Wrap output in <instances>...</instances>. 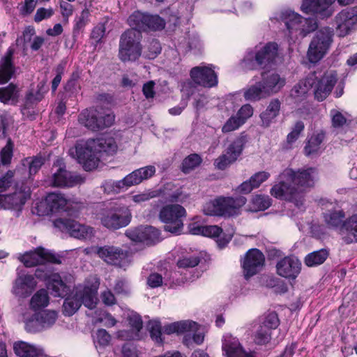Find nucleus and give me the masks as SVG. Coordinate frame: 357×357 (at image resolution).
<instances>
[{
	"label": "nucleus",
	"mask_w": 357,
	"mask_h": 357,
	"mask_svg": "<svg viewBox=\"0 0 357 357\" xmlns=\"http://www.w3.org/2000/svg\"><path fill=\"white\" fill-rule=\"evenodd\" d=\"M83 208L82 202H71L60 192H50L44 199L37 203L35 209L39 216L65 211L70 216L77 217Z\"/></svg>",
	"instance_id": "obj_1"
},
{
	"label": "nucleus",
	"mask_w": 357,
	"mask_h": 357,
	"mask_svg": "<svg viewBox=\"0 0 357 357\" xmlns=\"http://www.w3.org/2000/svg\"><path fill=\"white\" fill-rule=\"evenodd\" d=\"M97 219L105 228L116 231L128 226L132 220L129 207L120 200L109 202L97 213Z\"/></svg>",
	"instance_id": "obj_2"
},
{
	"label": "nucleus",
	"mask_w": 357,
	"mask_h": 357,
	"mask_svg": "<svg viewBox=\"0 0 357 357\" xmlns=\"http://www.w3.org/2000/svg\"><path fill=\"white\" fill-rule=\"evenodd\" d=\"M247 199L243 195L236 197L219 196L205 204L203 212L206 215L231 218L241 213V208Z\"/></svg>",
	"instance_id": "obj_3"
},
{
	"label": "nucleus",
	"mask_w": 357,
	"mask_h": 357,
	"mask_svg": "<svg viewBox=\"0 0 357 357\" xmlns=\"http://www.w3.org/2000/svg\"><path fill=\"white\" fill-rule=\"evenodd\" d=\"M278 55V44L275 42H268L255 52H247L241 62V66L245 70H266L275 64Z\"/></svg>",
	"instance_id": "obj_4"
},
{
	"label": "nucleus",
	"mask_w": 357,
	"mask_h": 357,
	"mask_svg": "<svg viewBox=\"0 0 357 357\" xmlns=\"http://www.w3.org/2000/svg\"><path fill=\"white\" fill-rule=\"evenodd\" d=\"M142 33L135 29H128L120 36L119 57L123 62L135 61L142 55Z\"/></svg>",
	"instance_id": "obj_5"
},
{
	"label": "nucleus",
	"mask_w": 357,
	"mask_h": 357,
	"mask_svg": "<svg viewBox=\"0 0 357 357\" xmlns=\"http://www.w3.org/2000/svg\"><path fill=\"white\" fill-rule=\"evenodd\" d=\"M186 216L185 208L178 204H167L159 212L164 231L176 236L183 233V218Z\"/></svg>",
	"instance_id": "obj_6"
},
{
	"label": "nucleus",
	"mask_w": 357,
	"mask_h": 357,
	"mask_svg": "<svg viewBox=\"0 0 357 357\" xmlns=\"http://www.w3.org/2000/svg\"><path fill=\"white\" fill-rule=\"evenodd\" d=\"M314 99L318 102L325 100L332 93L338 81V75L335 70H328L322 74L316 72L308 74Z\"/></svg>",
	"instance_id": "obj_7"
},
{
	"label": "nucleus",
	"mask_w": 357,
	"mask_h": 357,
	"mask_svg": "<svg viewBox=\"0 0 357 357\" xmlns=\"http://www.w3.org/2000/svg\"><path fill=\"white\" fill-rule=\"evenodd\" d=\"M97 255L109 265L126 270L133 261V252L130 248L113 245H105L98 247Z\"/></svg>",
	"instance_id": "obj_8"
},
{
	"label": "nucleus",
	"mask_w": 357,
	"mask_h": 357,
	"mask_svg": "<svg viewBox=\"0 0 357 357\" xmlns=\"http://www.w3.org/2000/svg\"><path fill=\"white\" fill-rule=\"evenodd\" d=\"M333 29L328 26L316 31L307 51L308 59L311 63L319 61L326 54L333 41Z\"/></svg>",
	"instance_id": "obj_9"
},
{
	"label": "nucleus",
	"mask_w": 357,
	"mask_h": 357,
	"mask_svg": "<svg viewBox=\"0 0 357 357\" xmlns=\"http://www.w3.org/2000/svg\"><path fill=\"white\" fill-rule=\"evenodd\" d=\"M79 120L89 129L98 131L112 126L115 116L102 107H91L80 114Z\"/></svg>",
	"instance_id": "obj_10"
},
{
	"label": "nucleus",
	"mask_w": 357,
	"mask_h": 357,
	"mask_svg": "<svg viewBox=\"0 0 357 357\" xmlns=\"http://www.w3.org/2000/svg\"><path fill=\"white\" fill-rule=\"evenodd\" d=\"M317 169L315 167L301 168L294 170L287 168L282 172V176L290 181L298 189V194L314 187Z\"/></svg>",
	"instance_id": "obj_11"
},
{
	"label": "nucleus",
	"mask_w": 357,
	"mask_h": 357,
	"mask_svg": "<svg viewBox=\"0 0 357 357\" xmlns=\"http://www.w3.org/2000/svg\"><path fill=\"white\" fill-rule=\"evenodd\" d=\"M248 142V135L241 132L228 146L225 152L214 160V166L219 170H225L235 162Z\"/></svg>",
	"instance_id": "obj_12"
},
{
	"label": "nucleus",
	"mask_w": 357,
	"mask_h": 357,
	"mask_svg": "<svg viewBox=\"0 0 357 357\" xmlns=\"http://www.w3.org/2000/svg\"><path fill=\"white\" fill-rule=\"evenodd\" d=\"M266 258L264 253L257 248L249 249L241 260L243 276L245 280L259 273L265 266Z\"/></svg>",
	"instance_id": "obj_13"
},
{
	"label": "nucleus",
	"mask_w": 357,
	"mask_h": 357,
	"mask_svg": "<svg viewBox=\"0 0 357 357\" xmlns=\"http://www.w3.org/2000/svg\"><path fill=\"white\" fill-rule=\"evenodd\" d=\"M164 332L167 335L192 333L193 341L197 344H201L204 340V328L197 323L190 320H183L167 324L165 326Z\"/></svg>",
	"instance_id": "obj_14"
},
{
	"label": "nucleus",
	"mask_w": 357,
	"mask_h": 357,
	"mask_svg": "<svg viewBox=\"0 0 357 357\" xmlns=\"http://www.w3.org/2000/svg\"><path fill=\"white\" fill-rule=\"evenodd\" d=\"M75 153L78 162L86 171L96 169L100 162V155H98L93 147L91 139L86 142L77 143Z\"/></svg>",
	"instance_id": "obj_15"
},
{
	"label": "nucleus",
	"mask_w": 357,
	"mask_h": 357,
	"mask_svg": "<svg viewBox=\"0 0 357 357\" xmlns=\"http://www.w3.org/2000/svg\"><path fill=\"white\" fill-rule=\"evenodd\" d=\"M125 235L133 242L143 243L147 245H155L160 241V230L149 225L130 228L125 231Z\"/></svg>",
	"instance_id": "obj_16"
},
{
	"label": "nucleus",
	"mask_w": 357,
	"mask_h": 357,
	"mask_svg": "<svg viewBox=\"0 0 357 357\" xmlns=\"http://www.w3.org/2000/svg\"><path fill=\"white\" fill-rule=\"evenodd\" d=\"M53 224L61 231L68 233L71 236L79 239L90 238L93 232L91 227L82 225L70 218H57Z\"/></svg>",
	"instance_id": "obj_17"
},
{
	"label": "nucleus",
	"mask_w": 357,
	"mask_h": 357,
	"mask_svg": "<svg viewBox=\"0 0 357 357\" xmlns=\"http://www.w3.org/2000/svg\"><path fill=\"white\" fill-rule=\"evenodd\" d=\"M57 314H23L25 330L36 333L52 326L57 319Z\"/></svg>",
	"instance_id": "obj_18"
},
{
	"label": "nucleus",
	"mask_w": 357,
	"mask_h": 357,
	"mask_svg": "<svg viewBox=\"0 0 357 357\" xmlns=\"http://www.w3.org/2000/svg\"><path fill=\"white\" fill-rule=\"evenodd\" d=\"M279 182L274 184L270 190V194L275 198L293 202L299 196L298 189L291 181H287L282 176V172L279 175Z\"/></svg>",
	"instance_id": "obj_19"
},
{
	"label": "nucleus",
	"mask_w": 357,
	"mask_h": 357,
	"mask_svg": "<svg viewBox=\"0 0 357 357\" xmlns=\"http://www.w3.org/2000/svg\"><path fill=\"white\" fill-rule=\"evenodd\" d=\"M302 264L294 255L284 257L275 265L276 273L285 279L295 280L301 271Z\"/></svg>",
	"instance_id": "obj_20"
},
{
	"label": "nucleus",
	"mask_w": 357,
	"mask_h": 357,
	"mask_svg": "<svg viewBox=\"0 0 357 357\" xmlns=\"http://www.w3.org/2000/svg\"><path fill=\"white\" fill-rule=\"evenodd\" d=\"M36 285L37 282L33 275H19L13 281L11 292L15 297L24 299L32 294Z\"/></svg>",
	"instance_id": "obj_21"
},
{
	"label": "nucleus",
	"mask_w": 357,
	"mask_h": 357,
	"mask_svg": "<svg viewBox=\"0 0 357 357\" xmlns=\"http://www.w3.org/2000/svg\"><path fill=\"white\" fill-rule=\"evenodd\" d=\"M31 195L29 186L22 185L13 193L4 195L3 198V208L21 211L26 201L30 199Z\"/></svg>",
	"instance_id": "obj_22"
},
{
	"label": "nucleus",
	"mask_w": 357,
	"mask_h": 357,
	"mask_svg": "<svg viewBox=\"0 0 357 357\" xmlns=\"http://www.w3.org/2000/svg\"><path fill=\"white\" fill-rule=\"evenodd\" d=\"M190 75L197 85L211 88L218 84V76L210 67L196 66L190 70Z\"/></svg>",
	"instance_id": "obj_23"
},
{
	"label": "nucleus",
	"mask_w": 357,
	"mask_h": 357,
	"mask_svg": "<svg viewBox=\"0 0 357 357\" xmlns=\"http://www.w3.org/2000/svg\"><path fill=\"white\" fill-rule=\"evenodd\" d=\"M335 24L340 37L347 35L357 24V7L342 10L335 17Z\"/></svg>",
	"instance_id": "obj_24"
},
{
	"label": "nucleus",
	"mask_w": 357,
	"mask_h": 357,
	"mask_svg": "<svg viewBox=\"0 0 357 357\" xmlns=\"http://www.w3.org/2000/svg\"><path fill=\"white\" fill-rule=\"evenodd\" d=\"M222 342V352L226 357H254L243 349L236 337L229 333L223 335Z\"/></svg>",
	"instance_id": "obj_25"
},
{
	"label": "nucleus",
	"mask_w": 357,
	"mask_h": 357,
	"mask_svg": "<svg viewBox=\"0 0 357 357\" xmlns=\"http://www.w3.org/2000/svg\"><path fill=\"white\" fill-rule=\"evenodd\" d=\"M333 0H303L301 10L305 14L319 15L321 17L332 15L328 9Z\"/></svg>",
	"instance_id": "obj_26"
},
{
	"label": "nucleus",
	"mask_w": 357,
	"mask_h": 357,
	"mask_svg": "<svg viewBox=\"0 0 357 357\" xmlns=\"http://www.w3.org/2000/svg\"><path fill=\"white\" fill-rule=\"evenodd\" d=\"M84 182V178L79 175H72L65 167H59L53 174L52 185L54 187H74Z\"/></svg>",
	"instance_id": "obj_27"
},
{
	"label": "nucleus",
	"mask_w": 357,
	"mask_h": 357,
	"mask_svg": "<svg viewBox=\"0 0 357 357\" xmlns=\"http://www.w3.org/2000/svg\"><path fill=\"white\" fill-rule=\"evenodd\" d=\"M13 349L17 357H50L42 347L22 340L15 342Z\"/></svg>",
	"instance_id": "obj_28"
},
{
	"label": "nucleus",
	"mask_w": 357,
	"mask_h": 357,
	"mask_svg": "<svg viewBox=\"0 0 357 357\" xmlns=\"http://www.w3.org/2000/svg\"><path fill=\"white\" fill-rule=\"evenodd\" d=\"M339 234L345 244L357 243V213L344 220Z\"/></svg>",
	"instance_id": "obj_29"
},
{
	"label": "nucleus",
	"mask_w": 357,
	"mask_h": 357,
	"mask_svg": "<svg viewBox=\"0 0 357 357\" xmlns=\"http://www.w3.org/2000/svg\"><path fill=\"white\" fill-rule=\"evenodd\" d=\"M262 79L259 82L266 96H270L281 90L284 86L285 79L282 78L278 73L266 74L262 73Z\"/></svg>",
	"instance_id": "obj_30"
},
{
	"label": "nucleus",
	"mask_w": 357,
	"mask_h": 357,
	"mask_svg": "<svg viewBox=\"0 0 357 357\" xmlns=\"http://www.w3.org/2000/svg\"><path fill=\"white\" fill-rule=\"evenodd\" d=\"M281 109V102L278 98L272 99L266 109L263 111L260 115L261 126L268 128L275 121V119L279 116Z\"/></svg>",
	"instance_id": "obj_31"
},
{
	"label": "nucleus",
	"mask_w": 357,
	"mask_h": 357,
	"mask_svg": "<svg viewBox=\"0 0 357 357\" xmlns=\"http://www.w3.org/2000/svg\"><path fill=\"white\" fill-rule=\"evenodd\" d=\"M13 56V51L9 49L0 61V84L8 82L15 73Z\"/></svg>",
	"instance_id": "obj_32"
},
{
	"label": "nucleus",
	"mask_w": 357,
	"mask_h": 357,
	"mask_svg": "<svg viewBox=\"0 0 357 357\" xmlns=\"http://www.w3.org/2000/svg\"><path fill=\"white\" fill-rule=\"evenodd\" d=\"M345 212L342 209L328 210L323 214L324 220L329 229H338L340 233V228L346 219Z\"/></svg>",
	"instance_id": "obj_33"
},
{
	"label": "nucleus",
	"mask_w": 357,
	"mask_h": 357,
	"mask_svg": "<svg viewBox=\"0 0 357 357\" xmlns=\"http://www.w3.org/2000/svg\"><path fill=\"white\" fill-rule=\"evenodd\" d=\"M47 287L51 289L54 296L65 297L70 292V287L63 281L58 273H54L47 284Z\"/></svg>",
	"instance_id": "obj_34"
},
{
	"label": "nucleus",
	"mask_w": 357,
	"mask_h": 357,
	"mask_svg": "<svg viewBox=\"0 0 357 357\" xmlns=\"http://www.w3.org/2000/svg\"><path fill=\"white\" fill-rule=\"evenodd\" d=\"M50 303V296L45 289H38L31 298L29 307L34 312L43 311Z\"/></svg>",
	"instance_id": "obj_35"
},
{
	"label": "nucleus",
	"mask_w": 357,
	"mask_h": 357,
	"mask_svg": "<svg viewBox=\"0 0 357 357\" xmlns=\"http://www.w3.org/2000/svg\"><path fill=\"white\" fill-rule=\"evenodd\" d=\"M91 142L98 155H100L101 153L113 155L117 150V145L113 137H100L91 139Z\"/></svg>",
	"instance_id": "obj_36"
},
{
	"label": "nucleus",
	"mask_w": 357,
	"mask_h": 357,
	"mask_svg": "<svg viewBox=\"0 0 357 357\" xmlns=\"http://www.w3.org/2000/svg\"><path fill=\"white\" fill-rule=\"evenodd\" d=\"M42 248L39 246L33 250L24 252L19 257V260L27 268L42 265V257L40 255Z\"/></svg>",
	"instance_id": "obj_37"
},
{
	"label": "nucleus",
	"mask_w": 357,
	"mask_h": 357,
	"mask_svg": "<svg viewBox=\"0 0 357 357\" xmlns=\"http://www.w3.org/2000/svg\"><path fill=\"white\" fill-rule=\"evenodd\" d=\"M81 303L89 310L96 307L98 303V291L96 289L85 287L82 292H79Z\"/></svg>",
	"instance_id": "obj_38"
},
{
	"label": "nucleus",
	"mask_w": 357,
	"mask_h": 357,
	"mask_svg": "<svg viewBox=\"0 0 357 357\" xmlns=\"http://www.w3.org/2000/svg\"><path fill=\"white\" fill-rule=\"evenodd\" d=\"M127 319L130 327V332L126 335V338L139 340L142 337L140 331L143 326V321L139 314H130Z\"/></svg>",
	"instance_id": "obj_39"
},
{
	"label": "nucleus",
	"mask_w": 357,
	"mask_h": 357,
	"mask_svg": "<svg viewBox=\"0 0 357 357\" xmlns=\"http://www.w3.org/2000/svg\"><path fill=\"white\" fill-rule=\"evenodd\" d=\"M329 251L327 249H320L307 254L304 259L305 264L308 267L322 264L328 258Z\"/></svg>",
	"instance_id": "obj_40"
},
{
	"label": "nucleus",
	"mask_w": 357,
	"mask_h": 357,
	"mask_svg": "<svg viewBox=\"0 0 357 357\" xmlns=\"http://www.w3.org/2000/svg\"><path fill=\"white\" fill-rule=\"evenodd\" d=\"M147 16L148 13L139 10H136L132 13L128 19V23L131 27L130 29L139 30L141 33L142 31H146Z\"/></svg>",
	"instance_id": "obj_41"
},
{
	"label": "nucleus",
	"mask_w": 357,
	"mask_h": 357,
	"mask_svg": "<svg viewBox=\"0 0 357 357\" xmlns=\"http://www.w3.org/2000/svg\"><path fill=\"white\" fill-rule=\"evenodd\" d=\"M203 160L198 153H191L186 156L180 165L181 171L188 174L198 167L202 162Z\"/></svg>",
	"instance_id": "obj_42"
},
{
	"label": "nucleus",
	"mask_w": 357,
	"mask_h": 357,
	"mask_svg": "<svg viewBox=\"0 0 357 357\" xmlns=\"http://www.w3.org/2000/svg\"><path fill=\"white\" fill-rule=\"evenodd\" d=\"M272 205V199L268 195H255L250 202V211L253 212L264 211Z\"/></svg>",
	"instance_id": "obj_43"
},
{
	"label": "nucleus",
	"mask_w": 357,
	"mask_h": 357,
	"mask_svg": "<svg viewBox=\"0 0 357 357\" xmlns=\"http://www.w3.org/2000/svg\"><path fill=\"white\" fill-rule=\"evenodd\" d=\"M325 138V133L321 131L315 135H313L307 141L304 147V151L306 155L317 153L320 149V145Z\"/></svg>",
	"instance_id": "obj_44"
},
{
	"label": "nucleus",
	"mask_w": 357,
	"mask_h": 357,
	"mask_svg": "<svg viewBox=\"0 0 357 357\" xmlns=\"http://www.w3.org/2000/svg\"><path fill=\"white\" fill-rule=\"evenodd\" d=\"M311 79H309L308 75L301 79L291 91V96L294 98H305L307 92L312 89L310 84Z\"/></svg>",
	"instance_id": "obj_45"
},
{
	"label": "nucleus",
	"mask_w": 357,
	"mask_h": 357,
	"mask_svg": "<svg viewBox=\"0 0 357 357\" xmlns=\"http://www.w3.org/2000/svg\"><path fill=\"white\" fill-rule=\"evenodd\" d=\"M45 158L41 155L26 158L23 160V165H28L29 167V177L31 178L36 174L45 164Z\"/></svg>",
	"instance_id": "obj_46"
},
{
	"label": "nucleus",
	"mask_w": 357,
	"mask_h": 357,
	"mask_svg": "<svg viewBox=\"0 0 357 357\" xmlns=\"http://www.w3.org/2000/svg\"><path fill=\"white\" fill-rule=\"evenodd\" d=\"M266 97H268V96H266V93L264 91L263 87L260 86L259 82L251 86L244 93L245 99L251 102L259 101Z\"/></svg>",
	"instance_id": "obj_47"
},
{
	"label": "nucleus",
	"mask_w": 357,
	"mask_h": 357,
	"mask_svg": "<svg viewBox=\"0 0 357 357\" xmlns=\"http://www.w3.org/2000/svg\"><path fill=\"white\" fill-rule=\"evenodd\" d=\"M89 10L87 8H85L81 12L80 15L75 18V24L73 29V37H77L84 30L89 22Z\"/></svg>",
	"instance_id": "obj_48"
},
{
	"label": "nucleus",
	"mask_w": 357,
	"mask_h": 357,
	"mask_svg": "<svg viewBox=\"0 0 357 357\" xmlns=\"http://www.w3.org/2000/svg\"><path fill=\"white\" fill-rule=\"evenodd\" d=\"M164 328H162L160 322L157 320L149 321L147 324V329L150 333L151 339L156 343L162 344L163 339L162 337V331L164 332Z\"/></svg>",
	"instance_id": "obj_49"
},
{
	"label": "nucleus",
	"mask_w": 357,
	"mask_h": 357,
	"mask_svg": "<svg viewBox=\"0 0 357 357\" xmlns=\"http://www.w3.org/2000/svg\"><path fill=\"white\" fill-rule=\"evenodd\" d=\"M82 306L79 292H77L72 296H68L65 298L63 307V312H76Z\"/></svg>",
	"instance_id": "obj_50"
},
{
	"label": "nucleus",
	"mask_w": 357,
	"mask_h": 357,
	"mask_svg": "<svg viewBox=\"0 0 357 357\" xmlns=\"http://www.w3.org/2000/svg\"><path fill=\"white\" fill-rule=\"evenodd\" d=\"M165 21L158 15L148 14L146 31H161L165 27Z\"/></svg>",
	"instance_id": "obj_51"
},
{
	"label": "nucleus",
	"mask_w": 357,
	"mask_h": 357,
	"mask_svg": "<svg viewBox=\"0 0 357 357\" xmlns=\"http://www.w3.org/2000/svg\"><path fill=\"white\" fill-rule=\"evenodd\" d=\"M161 50V45L158 39L149 40L144 51V56L148 59H154L160 54Z\"/></svg>",
	"instance_id": "obj_52"
},
{
	"label": "nucleus",
	"mask_w": 357,
	"mask_h": 357,
	"mask_svg": "<svg viewBox=\"0 0 357 357\" xmlns=\"http://www.w3.org/2000/svg\"><path fill=\"white\" fill-rule=\"evenodd\" d=\"M17 97V86L13 83L6 87L0 88V101L6 103Z\"/></svg>",
	"instance_id": "obj_53"
},
{
	"label": "nucleus",
	"mask_w": 357,
	"mask_h": 357,
	"mask_svg": "<svg viewBox=\"0 0 357 357\" xmlns=\"http://www.w3.org/2000/svg\"><path fill=\"white\" fill-rule=\"evenodd\" d=\"M41 252L40 253L42 257V265L46 263L52 264H61L62 263L61 256L56 254L52 250L42 248Z\"/></svg>",
	"instance_id": "obj_54"
},
{
	"label": "nucleus",
	"mask_w": 357,
	"mask_h": 357,
	"mask_svg": "<svg viewBox=\"0 0 357 357\" xmlns=\"http://www.w3.org/2000/svg\"><path fill=\"white\" fill-rule=\"evenodd\" d=\"M201 259L199 256L183 257L178 259L176 266L179 268H194L200 263Z\"/></svg>",
	"instance_id": "obj_55"
},
{
	"label": "nucleus",
	"mask_w": 357,
	"mask_h": 357,
	"mask_svg": "<svg viewBox=\"0 0 357 357\" xmlns=\"http://www.w3.org/2000/svg\"><path fill=\"white\" fill-rule=\"evenodd\" d=\"M305 125L302 121H297L293 126L291 132L287 136V142L291 144L299 137L301 133L304 130Z\"/></svg>",
	"instance_id": "obj_56"
},
{
	"label": "nucleus",
	"mask_w": 357,
	"mask_h": 357,
	"mask_svg": "<svg viewBox=\"0 0 357 357\" xmlns=\"http://www.w3.org/2000/svg\"><path fill=\"white\" fill-rule=\"evenodd\" d=\"M271 333L269 330L261 325L259 326V328L256 331L255 335V342L257 344H266L271 340Z\"/></svg>",
	"instance_id": "obj_57"
},
{
	"label": "nucleus",
	"mask_w": 357,
	"mask_h": 357,
	"mask_svg": "<svg viewBox=\"0 0 357 357\" xmlns=\"http://www.w3.org/2000/svg\"><path fill=\"white\" fill-rule=\"evenodd\" d=\"M15 172L8 170L0 177V194L7 191L14 183Z\"/></svg>",
	"instance_id": "obj_58"
},
{
	"label": "nucleus",
	"mask_w": 357,
	"mask_h": 357,
	"mask_svg": "<svg viewBox=\"0 0 357 357\" xmlns=\"http://www.w3.org/2000/svg\"><path fill=\"white\" fill-rule=\"evenodd\" d=\"M243 123V121L241 120L240 118L236 116H231L227 119L222 128V132L223 133L229 132L238 129Z\"/></svg>",
	"instance_id": "obj_59"
},
{
	"label": "nucleus",
	"mask_w": 357,
	"mask_h": 357,
	"mask_svg": "<svg viewBox=\"0 0 357 357\" xmlns=\"http://www.w3.org/2000/svg\"><path fill=\"white\" fill-rule=\"evenodd\" d=\"M13 143L9 139L6 146L1 151V160L3 165H8L10 163L13 155Z\"/></svg>",
	"instance_id": "obj_60"
},
{
	"label": "nucleus",
	"mask_w": 357,
	"mask_h": 357,
	"mask_svg": "<svg viewBox=\"0 0 357 357\" xmlns=\"http://www.w3.org/2000/svg\"><path fill=\"white\" fill-rule=\"evenodd\" d=\"M283 15L286 20V27L289 31L294 29L295 24H298L301 22V16L293 11H287Z\"/></svg>",
	"instance_id": "obj_61"
},
{
	"label": "nucleus",
	"mask_w": 357,
	"mask_h": 357,
	"mask_svg": "<svg viewBox=\"0 0 357 357\" xmlns=\"http://www.w3.org/2000/svg\"><path fill=\"white\" fill-rule=\"evenodd\" d=\"M105 31L106 29L103 24H98L93 28L91 33V38L94 40L96 46L102 43Z\"/></svg>",
	"instance_id": "obj_62"
},
{
	"label": "nucleus",
	"mask_w": 357,
	"mask_h": 357,
	"mask_svg": "<svg viewBox=\"0 0 357 357\" xmlns=\"http://www.w3.org/2000/svg\"><path fill=\"white\" fill-rule=\"evenodd\" d=\"M271 174L268 172L261 171L258 172L254 174L250 178V180L252 182L255 188H258L261 183L265 182L266 180L269 178Z\"/></svg>",
	"instance_id": "obj_63"
},
{
	"label": "nucleus",
	"mask_w": 357,
	"mask_h": 357,
	"mask_svg": "<svg viewBox=\"0 0 357 357\" xmlns=\"http://www.w3.org/2000/svg\"><path fill=\"white\" fill-rule=\"evenodd\" d=\"M110 339V335L105 329H99L94 336V342L105 347L109 344Z\"/></svg>",
	"instance_id": "obj_64"
}]
</instances>
